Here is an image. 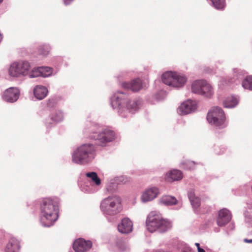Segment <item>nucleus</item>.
Listing matches in <instances>:
<instances>
[{
    "instance_id": "1",
    "label": "nucleus",
    "mask_w": 252,
    "mask_h": 252,
    "mask_svg": "<svg viewBox=\"0 0 252 252\" xmlns=\"http://www.w3.org/2000/svg\"><path fill=\"white\" fill-rule=\"evenodd\" d=\"M111 104L113 109H118V112L122 117H125V112L134 113L140 104L139 100H128L126 95L124 93L118 92L111 98Z\"/></svg>"
},
{
    "instance_id": "2",
    "label": "nucleus",
    "mask_w": 252,
    "mask_h": 252,
    "mask_svg": "<svg viewBox=\"0 0 252 252\" xmlns=\"http://www.w3.org/2000/svg\"><path fill=\"white\" fill-rule=\"evenodd\" d=\"M58 208L49 198L43 199L40 204V222L44 226L50 227L58 220Z\"/></svg>"
},
{
    "instance_id": "3",
    "label": "nucleus",
    "mask_w": 252,
    "mask_h": 252,
    "mask_svg": "<svg viewBox=\"0 0 252 252\" xmlns=\"http://www.w3.org/2000/svg\"><path fill=\"white\" fill-rule=\"evenodd\" d=\"M147 230L150 232L158 231L162 233L172 227L170 221L162 219L161 216L155 212H151L146 220Z\"/></svg>"
},
{
    "instance_id": "4",
    "label": "nucleus",
    "mask_w": 252,
    "mask_h": 252,
    "mask_svg": "<svg viewBox=\"0 0 252 252\" xmlns=\"http://www.w3.org/2000/svg\"><path fill=\"white\" fill-rule=\"evenodd\" d=\"M94 147L85 144L78 147L72 154V161L78 164L86 163L94 158Z\"/></svg>"
},
{
    "instance_id": "5",
    "label": "nucleus",
    "mask_w": 252,
    "mask_h": 252,
    "mask_svg": "<svg viewBox=\"0 0 252 252\" xmlns=\"http://www.w3.org/2000/svg\"><path fill=\"white\" fill-rule=\"evenodd\" d=\"M100 209L105 215H115L122 210L121 199L116 195L109 196L101 201Z\"/></svg>"
},
{
    "instance_id": "6",
    "label": "nucleus",
    "mask_w": 252,
    "mask_h": 252,
    "mask_svg": "<svg viewBox=\"0 0 252 252\" xmlns=\"http://www.w3.org/2000/svg\"><path fill=\"white\" fill-rule=\"evenodd\" d=\"M31 69L30 63L26 61L14 62L10 65L8 74L12 77H22L28 75Z\"/></svg>"
},
{
    "instance_id": "7",
    "label": "nucleus",
    "mask_w": 252,
    "mask_h": 252,
    "mask_svg": "<svg viewBox=\"0 0 252 252\" xmlns=\"http://www.w3.org/2000/svg\"><path fill=\"white\" fill-rule=\"evenodd\" d=\"M225 119L223 111L219 107L213 108L208 113L207 116L208 122L219 128H222L226 126L227 124L225 122Z\"/></svg>"
},
{
    "instance_id": "8",
    "label": "nucleus",
    "mask_w": 252,
    "mask_h": 252,
    "mask_svg": "<svg viewBox=\"0 0 252 252\" xmlns=\"http://www.w3.org/2000/svg\"><path fill=\"white\" fill-rule=\"evenodd\" d=\"M162 81L168 86L180 88L184 85L187 78L184 75L172 71H167L162 74Z\"/></svg>"
},
{
    "instance_id": "9",
    "label": "nucleus",
    "mask_w": 252,
    "mask_h": 252,
    "mask_svg": "<svg viewBox=\"0 0 252 252\" xmlns=\"http://www.w3.org/2000/svg\"><path fill=\"white\" fill-rule=\"evenodd\" d=\"M115 134L113 131L109 129H104L98 133H94L90 136L92 139L97 140L98 144L101 146H104L108 142L114 139Z\"/></svg>"
},
{
    "instance_id": "10",
    "label": "nucleus",
    "mask_w": 252,
    "mask_h": 252,
    "mask_svg": "<svg viewBox=\"0 0 252 252\" xmlns=\"http://www.w3.org/2000/svg\"><path fill=\"white\" fill-rule=\"evenodd\" d=\"M20 91L16 87H10L6 89L2 95L3 99L7 102H14L19 97Z\"/></svg>"
},
{
    "instance_id": "11",
    "label": "nucleus",
    "mask_w": 252,
    "mask_h": 252,
    "mask_svg": "<svg viewBox=\"0 0 252 252\" xmlns=\"http://www.w3.org/2000/svg\"><path fill=\"white\" fill-rule=\"evenodd\" d=\"M92 246L90 241H85L82 238L75 240L73 243V248L76 252H85Z\"/></svg>"
},
{
    "instance_id": "12",
    "label": "nucleus",
    "mask_w": 252,
    "mask_h": 252,
    "mask_svg": "<svg viewBox=\"0 0 252 252\" xmlns=\"http://www.w3.org/2000/svg\"><path fill=\"white\" fill-rule=\"evenodd\" d=\"M196 109L195 102L188 100L181 104L178 109V112L180 115H186L193 112Z\"/></svg>"
},
{
    "instance_id": "13",
    "label": "nucleus",
    "mask_w": 252,
    "mask_h": 252,
    "mask_svg": "<svg viewBox=\"0 0 252 252\" xmlns=\"http://www.w3.org/2000/svg\"><path fill=\"white\" fill-rule=\"evenodd\" d=\"M231 219L230 212L226 208H223L219 212L217 218V224L220 226H222L228 223Z\"/></svg>"
},
{
    "instance_id": "14",
    "label": "nucleus",
    "mask_w": 252,
    "mask_h": 252,
    "mask_svg": "<svg viewBox=\"0 0 252 252\" xmlns=\"http://www.w3.org/2000/svg\"><path fill=\"white\" fill-rule=\"evenodd\" d=\"M118 229L122 234H128L132 231V222L127 218H124L118 225Z\"/></svg>"
},
{
    "instance_id": "15",
    "label": "nucleus",
    "mask_w": 252,
    "mask_h": 252,
    "mask_svg": "<svg viewBox=\"0 0 252 252\" xmlns=\"http://www.w3.org/2000/svg\"><path fill=\"white\" fill-rule=\"evenodd\" d=\"M158 194L157 188L153 187L146 189L141 196V200L143 202L151 201L157 197Z\"/></svg>"
},
{
    "instance_id": "16",
    "label": "nucleus",
    "mask_w": 252,
    "mask_h": 252,
    "mask_svg": "<svg viewBox=\"0 0 252 252\" xmlns=\"http://www.w3.org/2000/svg\"><path fill=\"white\" fill-rule=\"evenodd\" d=\"M122 86L135 92H138L143 88L142 81L139 78L133 80L130 83L124 82L122 84Z\"/></svg>"
},
{
    "instance_id": "17",
    "label": "nucleus",
    "mask_w": 252,
    "mask_h": 252,
    "mask_svg": "<svg viewBox=\"0 0 252 252\" xmlns=\"http://www.w3.org/2000/svg\"><path fill=\"white\" fill-rule=\"evenodd\" d=\"M48 93L47 88L42 85H37L33 90L34 96L39 100L44 98L47 96Z\"/></svg>"
},
{
    "instance_id": "18",
    "label": "nucleus",
    "mask_w": 252,
    "mask_h": 252,
    "mask_svg": "<svg viewBox=\"0 0 252 252\" xmlns=\"http://www.w3.org/2000/svg\"><path fill=\"white\" fill-rule=\"evenodd\" d=\"M20 248L18 241L15 238H11L7 244L5 252H18Z\"/></svg>"
},
{
    "instance_id": "19",
    "label": "nucleus",
    "mask_w": 252,
    "mask_h": 252,
    "mask_svg": "<svg viewBox=\"0 0 252 252\" xmlns=\"http://www.w3.org/2000/svg\"><path fill=\"white\" fill-rule=\"evenodd\" d=\"M183 178L182 173L178 170H172L166 175V179L169 182L178 181Z\"/></svg>"
},
{
    "instance_id": "20",
    "label": "nucleus",
    "mask_w": 252,
    "mask_h": 252,
    "mask_svg": "<svg viewBox=\"0 0 252 252\" xmlns=\"http://www.w3.org/2000/svg\"><path fill=\"white\" fill-rule=\"evenodd\" d=\"M243 78V72L237 69H234V78L230 79L228 82L225 80H222V84L223 85H228L232 83H236L237 80L242 79Z\"/></svg>"
},
{
    "instance_id": "21",
    "label": "nucleus",
    "mask_w": 252,
    "mask_h": 252,
    "mask_svg": "<svg viewBox=\"0 0 252 252\" xmlns=\"http://www.w3.org/2000/svg\"><path fill=\"white\" fill-rule=\"evenodd\" d=\"M202 85H201V95H204L206 97H211L213 94V89L211 86L208 84L206 81L202 80Z\"/></svg>"
},
{
    "instance_id": "22",
    "label": "nucleus",
    "mask_w": 252,
    "mask_h": 252,
    "mask_svg": "<svg viewBox=\"0 0 252 252\" xmlns=\"http://www.w3.org/2000/svg\"><path fill=\"white\" fill-rule=\"evenodd\" d=\"M188 197L194 209H196L200 206V199L195 196L194 192L193 190H190L189 192Z\"/></svg>"
},
{
    "instance_id": "23",
    "label": "nucleus",
    "mask_w": 252,
    "mask_h": 252,
    "mask_svg": "<svg viewBox=\"0 0 252 252\" xmlns=\"http://www.w3.org/2000/svg\"><path fill=\"white\" fill-rule=\"evenodd\" d=\"M160 203L165 205L171 206L176 204L177 200L174 196L164 195L160 199Z\"/></svg>"
},
{
    "instance_id": "24",
    "label": "nucleus",
    "mask_w": 252,
    "mask_h": 252,
    "mask_svg": "<svg viewBox=\"0 0 252 252\" xmlns=\"http://www.w3.org/2000/svg\"><path fill=\"white\" fill-rule=\"evenodd\" d=\"M238 103V99L234 96L227 97L223 101V104L225 108H233L235 107Z\"/></svg>"
},
{
    "instance_id": "25",
    "label": "nucleus",
    "mask_w": 252,
    "mask_h": 252,
    "mask_svg": "<svg viewBox=\"0 0 252 252\" xmlns=\"http://www.w3.org/2000/svg\"><path fill=\"white\" fill-rule=\"evenodd\" d=\"M202 82V80H196L192 84L191 90L192 93L201 94V85L203 84Z\"/></svg>"
},
{
    "instance_id": "26",
    "label": "nucleus",
    "mask_w": 252,
    "mask_h": 252,
    "mask_svg": "<svg viewBox=\"0 0 252 252\" xmlns=\"http://www.w3.org/2000/svg\"><path fill=\"white\" fill-rule=\"evenodd\" d=\"M44 72V68L41 67L37 68H34L32 69V72L30 74V78H35L38 76H42L44 77H47V74H43L42 73Z\"/></svg>"
},
{
    "instance_id": "27",
    "label": "nucleus",
    "mask_w": 252,
    "mask_h": 252,
    "mask_svg": "<svg viewBox=\"0 0 252 252\" xmlns=\"http://www.w3.org/2000/svg\"><path fill=\"white\" fill-rule=\"evenodd\" d=\"M242 86L244 89L252 91V76H248L242 82Z\"/></svg>"
},
{
    "instance_id": "28",
    "label": "nucleus",
    "mask_w": 252,
    "mask_h": 252,
    "mask_svg": "<svg viewBox=\"0 0 252 252\" xmlns=\"http://www.w3.org/2000/svg\"><path fill=\"white\" fill-rule=\"evenodd\" d=\"M86 176L91 179L92 182L95 183L97 186L101 184L100 179L98 177L97 174L94 172H89L86 173Z\"/></svg>"
},
{
    "instance_id": "29",
    "label": "nucleus",
    "mask_w": 252,
    "mask_h": 252,
    "mask_svg": "<svg viewBox=\"0 0 252 252\" xmlns=\"http://www.w3.org/2000/svg\"><path fill=\"white\" fill-rule=\"evenodd\" d=\"M213 6L218 9H222L224 7V0H210Z\"/></svg>"
},
{
    "instance_id": "30",
    "label": "nucleus",
    "mask_w": 252,
    "mask_h": 252,
    "mask_svg": "<svg viewBox=\"0 0 252 252\" xmlns=\"http://www.w3.org/2000/svg\"><path fill=\"white\" fill-rule=\"evenodd\" d=\"M51 119L55 123L60 122L63 120V114L61 112H57L52 114Z\"/></svg>"
},
{
    "instance_id": "31",
    "label": "nucleus",
    "mask_w": 252,
    "mask_h": 252,
    "mask_svg": "<svg viewBox=\"0 0 252 252\" xmlns=\"http://www.w3.org/2000/svg\"><path fill=\"white\" fill-rule=\"evenodd\" d=\"M50 48L48 45H44L39 49V53L40 54L46 56L50 51Z\"/></svg>"
},
{
    "instance_id": "32",
    "label": "nucleus",
    "mask_w": 252,
    "mask_h": 252,
    "mask_svg": "<svg viewBox=\"0 0 252 252\" xmlns=\"http://www.w3.org/2000/svg\"><path fill=\"white\" fill-rule=\"evenodd\" d=\"M116 181L119 184H125L130 182V179L126 176H121L117 178Z\"/></svg>"
},
{
    "instance_id": "33",
    "label": "nucleus",
    "mask_w": 252,
    "mask_h": 252,
    "mask_svg": "<svg viewBox=\"0 0 252 252\" xmlns=\"http://www.w3.org/2000/svg\"><path fill=\"white\" fill-rule=\"evenodd\" d=\"M117 246L118 248L120 250V251L121 252H124L128 249L126 244L122 241H119L117 242Z\"/></svg>"
},
{
    "instance_id": "34",
    "label": "nucleus",
    "mask_w": 252,
    "mask_h": 252,
    "mask_svg": "<svg viewBox=\"0 0 252 252\" xmlns=\"http://www.w3.org/2000/svg\"><path fill=\"white\" fill-rule=\"evenodd\" d=\"M183 164L185 165V169L191 170L193 169L195 163L194 161H188L185 163H183Z\"/></svg>"
},
{
    "instance_id": "35",
    "label": "nucleus",
    "mask_w": 252,
    "mask_h": 252,
    "mask_svg": "<svg viewBox=\"0 0 252 252\" xmlns=\"http://www.w3.org/2000/svg\"><path fill=\"white\" fill-rule=\"evenodd\" d=\"M44 68V72H43V74H48L47 75V77L50 75L52 73V69L49 67H41Z\"/></svg>"
},
{
    "instance_id": "36",
    "label": "nucleus",
    "mask_w": 252,
    "mask_h": 252,
    "mask_svg": "<svg viewBox=\"0 0 252 252\" xmlns=\"http://www.w3.org/2000/svg\"><path fill=\"white\" fill-rule=\"evenodd\" d=\"M73 0H63L64 3L65 5H68L70 4Z\"/></svg>"
},
{
    "instance_id": "37",
    "label": "nucleus",
    "mask_w": 252,
    "mask_h": 252,
    "mask_svg": "<svg viewBox=\"0 0 252 252\" xmlns=\"http://www.w3.org/2000/svg\"><path fill=\"white\" fill-rule=\"evenodd\" d=\"M244 241L246 243H252V239H245Z\"/></svg>"
},
{
    "instance_id": "38",
    "label": "nucleus",
    "mask_w": 252,
    "mask_h": 252,
    "mask_svg": "<svg viewBox=\"0 0 252 252\" xmlns=\"http://www.w3.org/2000/svg\"><path fill=\"white\" fill-rule=\"evenodd\" d=\"M197 252H206L205 250L202 248H199L197 249Z\"/></svg>"
},
{
    "instance_id": "39",
    "label": "nucleus",
    "mask_w": 252,
    "mask_h": 252,
    "mask_svg": "<svg viewBox=\"0 0 252 252\" xmlns=\"http://www.w3.org/2000/svg\"><path fill=\"white\" fill-rule=\"evenodd\" d=\"M195 245L196 246V247H197V249H199V248H201V247H200V244H199V243H195Z\"/></svg>"
},
{
    "instance_id": "40",
    "label": "nucleus",
    "mask_w": 252,
    "mask_h": 252,
    "mask_svg": "<svg viewBox=\"0 0 252 252\" xmlns=\"http://www.w3.org/2000/svg\"><path fill=\"white\" fill-rule=\"evenodd\" d=\"M217 154H218V155H220V154L221 153H217Z\"/></svg>"
},
{
    "instance_id": "41",
    "label": "nucleus",
    "mask_w": 252,
    "mask_h": 252,
    "mask_svg": "<svg viewBox=\"0 0 252 252\" xmlns=\"http://www.w3.org/2000/svg\"><path fill=\"white\" fill-rule=\"evenodd\" d=\"M2 1L3 0H0V3H1Z\"/></svg>"
}]
</instances>
